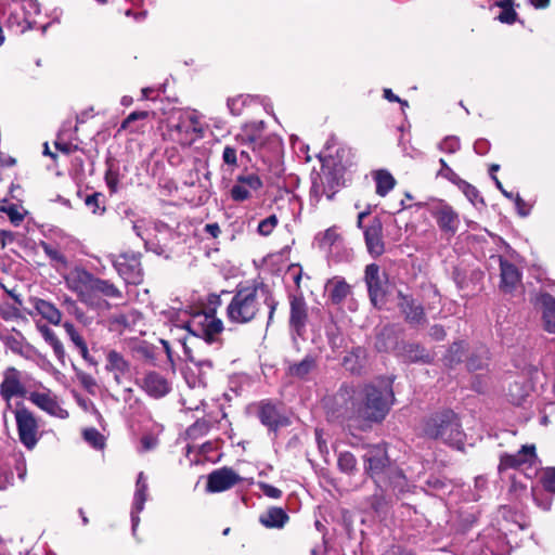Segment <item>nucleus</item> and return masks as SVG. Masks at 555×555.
Listing matches in <instances>:
<instances>
[{
    "mask_svg": "<svg viewBox=\"0 0 555 555\" xmlns=\"http://www.w3.org/2000/svg\"><path fill=\"white\" fill-rule=\"evenodd\" d=\"M0 210L5 212L12 222L17 223L23 220V215L15 205L0 206Z\"/></svg>",
    "mask_w": 555,
    "mask_h": 555,
    "instance_id": "obj_45",
    "label": "nucleus"
},
{
    "mask_svg": "<svg viewBox=\"0 0 555 555\" xmlns=\"http://www.w3.org/2000/svg\"><path fill=\"white\" fill-rule=\"evenodd\" d=\"M431 335L436 338V339H442L444 337V331L442 327H439V326H434L431 328Z\"/></svg>",
    "mask_w": 555,
    "mask_h": 555,
    "instance_id": "obj_56",
    "label": "nucleus"
},
{
    "mask_svg": "<svg viewBox=\"0 0 555 555\" xmlns=\"http://www.w3.org/2000/svg\"><path fill=\"white\" fill-rule=\"evenodd\" d=\"M14 414L21 442L27 449H33L39 440V426L35 415L26 408L17 409Z\"/></svg>",
    "mask_w": 555,
    "mask_h": 555,
    "instance_id": "obj_7",
    "label": "nucleus"
},
{
    "mask_svg": "<svg viewBox=\"0 0 555 555\" xmlns=\"http://www.w3.org/2000/svg\"><path fill=\"white\" fill-rule=\"evenodd\" d=\"M498 5L501 7L502 11L498 16V20L501 23L513 24L516 21L517 13L513 8V0H503L498 2Z\"/></svg>",
    "mask_w": 555,
    "mask_h": 555,
    "instance_id": "obj_36",
    "label": "nucleus"
},
{
    "mask_svg": "<svg viewBox=\"0 0 555 555\" xmlns=\"http://www.w3.org/2000/svg\"><path fill=\"white\" fill-rule=\"evenodd\" d=\"M139 385L149 396L154 398L164 397L171 389L170 383L157 372L146 373Z\"/></svg>",
    "mask_w": 555,
    "mask_h": 555,
    "instance_id": "obj_18",
    "label": "nucleus"
},
{
    "mask_svg": "<svg viewBox=\"0 0 555 555\" xmlns=\"http://www.w3.org/2000/svg\"><path fill=\"white\" fill-rule=\"evenodd\" d=\"M240 480L241 477L232 468H219L209 474L207 491L222 492L232 488Z\"/></svg>",
    "mask_w": 555,
    "mask_h": 555,
    "instance_id": "obj_16",
    "label": "nucleus"
},
{
    "mask_svg": "<svg viewBox=\"0 0 555 555\" xmlns=\"http://www.w3.org/2000/svg\"><path fill=\"white\" fill-rule=\"evenodd\" d=\"M289 326L298 335L305 332L308 322V307L301 295L289 297Z\"/></svg>",
    "mask_w": 555,
    "mask_h": 555,
    "instance_id": "obj_15",
    "label": "nucleus"
},
{
    "mask_svg": "<svg viewBox=\"0 0 555 555\" xmlns=\"http://www.w3.org/2000/svg\"><path fill=\"white\" fill-rule=\"evenodd\" d=\"M363 457L367 463L366 470L372 477L379 475L388 464L386 450L380 444L369 447Z\"/></svg>",
    "mask_w": 555,
    "mask_h": 555,
    "instance_id": "obj_20",
    "label": "nucleus"
},
{
    "mask_svg": "<svg viewBox=\"0 0 555 555\" xmlns=\"http://www.w3.org/2000/svg\"><path fill=\"white\" fill-rule=\"evenodd\" d=\"M461 189L472 204L476 205L478 202L482 201L478 190L472 184L463 182Z\"/></svg>",
    "mask_w": 555,
    "mask_h": 555,
    "instance_id": "obj_42",
    "label": "nucleus"
},
{
    "mask_svg": "<svg viewBox=\"0 0 555 555\" xmlns=\"http://www.w3.org/2000/svg\"><path fill=\"white\" fill-rule=\"evenodd\" d=\"M544 487L552 492H555V468L550 469L544 476Z\"/></svg>",
    "mask_w": 555,
    "mask_h": 555,
    "instance_id": "obj_51",
    "label": "nucleus"
},
{
    "mask_svg": "<svg viewBox=\"0 0 555 555\" xmlns=\"http://www.w3.org/2000/svg\"><path fill=\"white\" fill-rule=\"evenodd\" d=\"M323 190H321L320 185L317 183V181H313V185L310 191L311 199L314 202V204H318L320 202V198L323 194Z\"/></svg>",
    "mask_w": 555,
    "mask_h": 555,
    "instance_id": "obj_54",
    "label": "nucleus"
},
{
    "mask_svg": "<svg viewBox=\"0 0 555 555\" xmlns=\"http://www.w3.org/2000/svg\"><path fill=\"white\" fill-rule=\"evenodd\" d=\"M263 305L269 308V325L273 321L278 301L261 285L238 286L227 306V318L234 324L249 323L257 318Z\"/></svg>",
    "mask_w": 555,
    "mask_h": 555,
    "instance_id": "obj_2",
    "label": "nucleus"
},
{
    "mask_svg": "<svg viewBox=\"0 0 555 555\" xmlns=\"http://www.w3.org/2000/svg\"><path fill=\"white\" fill-rule=\"evenodd\" d=\"M83 437L93 448L102 449L104 447V437L94 428L86 429Z\"/></svg>",
    "mask_w": 555,
    "mask_h": 555,
    "instance_id": "obj_39",
    "label": "nucleus"
},
{
    "mask_svg": "<svg viewBox=\"0 0 555 555\" xmlns=\"http://www.w3.org/2000/svg\"><path fill=\"white\" fill-rule=\"evenodd\" d=\"M402 357L408 362H430L431 354L415 344L404 345L402 348Z\"/></svg>",
    "mask_w": 555,
    "mask_h": 555,
    "instance_id": "obj_31",
    "label": "nucleus"
},
{
    "mask_svg": "<svg viewBox=\"0 0 555 555\" xmlns=\"http://www.w3.org/2000/svg\"><path fill=\"white\" fill-rule=\"evenodd\" d=\"M423 434L433 439H441L449 444L462 442L463 434L456 415L452 411H443L431 415L423 424Z\"/></svg>",
    "mask_w": 555,
    "mask_h": 555,
    "instance_id": "obj_4",
    "label": "nucleus"
},
{
    "mask_svg": "<svg viewBox=\"0 0 555 555\" xmlns=\"http://www.w3.org/2000/svg\"><path fill=\"white\" fill-rule=\"evenodd\" d=\"M393 401L391 380L378 379L360 391L341 388L334 397V413L348 420L380 422Z\"/></svg>",
    "mask_w": 555,
    "mask_h": 555,
    "instance_id": "obj_1",
    "label": "nucleus"
},
{
    "mask_svg": "<svg viewBox=\"0 0 555 555\" xmlns=\"http://www.w3.org/2000/svg\"><path fill=\"white\" fill-rule=\"evenodd\" d=\"M220 305V296L209 295L206 309L193 313L185 327L194 335L204 337L207 341L215 340V337L223 331L222 321L216 317V309Z\"/></svg>",
    "mask_w": 555,
    "mask_h": 555,
    "instance_id": "obj_3",
    "label": "nucleus"
},
{
    "mask_svg": "<svg viewBox=\"0 0 555 555\" xmlns=\"http://www.w3.org/2000/svg\"><path fill=\"white\" fill-rule=\"evenodd\" d=\"M356 457L349 452L340 453L338 456V467L345 473L352 472L356 467Z\"/></svg>",
    "mask_w": 555,
    "mask_h": 555,
    "instance_id": "obj_40",
    "label": "nucleus"
},
{
    "mask_svg": "<svg viewBox=\"0 0 555 555\" xmlns=\"http://www.w3.org/2000/svg\"><path fill=\"white\" fill-rule=\"evenodd\" d=\"M260 522L267 528H282L288 520V516L281 507H272L263 513Z\"/></svg>",
    "mask_w": 555,
    "mask_h": 555,
    "instance_id": "obj_28",
    "label": "nucleus"
},
{
    "mask_svg": "<svg viewBox=\"0 0 555 555\" xmlns=\"http://www.w3.org/2000/svg\"><path fill=\"white\" fill-rule=\"evenodd\" d=\"M262 185L263 183L259 176L255 173L241 175L236 178L230 194L233 201L243 202L250 198L251 192L260 190Z\"/></svg>",
    "mask_w": 555,
    "mask_h": 555,
    "instance_id": "obj_14",
    "label": "nucleus"
},
{
    "mask_svg": "<svg viewBox=\"0 0 555 555\" xmlns=\"http://www.w3.org/2000/svg\"><path fill=\"white\" fill-rule=\"evenodd\" d=\"M369 215V211H362L358 215V221H357V225L358 228H361L363 229V220L364 218Z\"/></svg>",
    "mask_w": 555,
    "mask_h": 555,
    "instance_id": "obj_60",
    "label": "nucleus"
},
{
    "mask_svg": "<svg viewBox=\"0 0 555 555\" xmlns=\"http://www.w3.org/2000/svg\"><path fill=\"white\" fill-rule=\"evenodd\" d=\"M147 117V112H133L131 113L121 124L122 129L130 127V124L138 119H144Z\"/></svg>",
    "mask_w": 555,
    "mask_h": 555,
    "instance_id": "obj_49",
    "label": "nucleus"
},
{
    "mask_svg": "<svg viewBox=\"0 0 555 555\" xmlns=\"http://www.w3.org/2000/svg\"><path fill=\"white\" fill-rule=\"evenodd\" d=\"M205 232H207L212 237H218L221 230L218 223H208L205 225Z\"/></svg>",
    "mask_w": 555,
    "mask_h": 555,
    "instance_id": "obj_55",
    "label": "nucleus"
},
{
    "mask_svg": "<svg viewBox=\"0 0 555 555\" xmlns=\"http://www.w3.org/2000/svg\"><path fill=\"white\" fill-rule=\"evenodd\" d=\"M35 310L48 322L59 325L62 321V312L50 301L41 298L31 299Z\"/></svg>",
    "mask_w": 555,
    "mask_h": 555,
    "instance_id": "obj_25",
    "label": "nucleus"
},
{
    "mask_svg": "<svg viewBox=\"0 0 555 555\" xmlns=\"http://www.w3.org/2000/svg\"><path fill=\"white\" fill-rule=\"evenodd\" d=\"M64 281L66 287L75 293L81 302L92 305L94 275L81 267H75L64 275Z\"/></svg>",
    "mask_w": 555,
    "mask_h": 555,
    "instance_id": "obj_6",
    "label": "nucleus"
},
{
    "mask_svg": "<svg viewBox=\"0 0 555 555\" xmlns=\"http://www.w3.org/2000/svg\"><path fill=\"white\" fill-rule=\"evenodd\" d=\"M384 96H385V99H387L390 102L400 101V99L396 94H393L390 89H385L384 90Z\"/></svg>",
    "mask_w": 555,
    "mask_h": 555,
    "instance_id": "obj_58",
    "label": "nucleus"
},
{
    "mask_svg": "<svg viewBox=\"0 0 555 555\" xmlns=\"http://www.w3.org/2000/svg\"><path fill=\"white\" fill-rule=\"evenodd\" d=\"M376 193L385 196L390 192L396 184L395 178L386 170H378L375 173Z\"/></svg>",
    "mask_w": 555,
    "mask_h": 555,
    "instance_id": "obj_33",
    "label": "nucleus"
},
{
    "mask_svg": "<svg viewBox=\"0 0 555 555\" xmlns=\"http://www.w3.org/2000/svg\"><path fill=\"white\" fill-rule=\"evenodd\" d=\"M105 181L112 192H115L118 188L119 175L117 169L109 165L105 172Z\"/></svg>",
    "mask_w": 555,
    "mask_h": 555,
    "instance_id": "obj_41",
    "label": "nucleus"
},
{
    "mask_svg": "<svg viewBox=\"0 0 555 555\" xmlns=\"http://www.w3.org/2000/svg\"><path fill=\"white\" fill-rule=\"evenodd\" d=\"M434 217L439 228L451 235H453L460 225L459 215L449 205L441 204L435 208Z\"/></svg>",
    "mask_w": 555,
    "mask_h": 555,
    "instance_id": "obj_19",
    "label": "nucleus"
},
{
    "mask_svg": "<svg viewBox=\"0 0 555 555\" xmlns=\"http://www.w3.org/2000/svg\"><path fill=\"white\" fill-rule=\"evenodd\" d=\"M2 375L0 395L10 408L12 398L24 397L26 395V388L22 382V372L17 369L10 366L3 371Z\"/></svg>",
    "mask_w": 555,
    "mask_h": 555,
    "instance_id": "obj_10",
    "label": "nucleus"
},
{
    "mask_svg": "<svg viewBox=\"0 0 555 555\" xmlns=\"http://www.w3.org/2000/svg\"><path fill=\"white\" fill-rule=\"evenodd\" d=\"M42 249L52 261H55L56 263L64 267L67 266L66 257L57 248L51 246L50 244L42 243Z\"/></svg>",
    "mask_w": 555,
    "mask_h": 555,
    "instance_id": "obj_38",
    "label": "nucleus"
},
{
    "mask_svg": "<svg viewBox=\"0 0 555 555\" xmlns=\"http://www.w3.org/2000/svg\"><path fill=\"white\" fill-rule=\"evenodd\" d=\"M76 348L79 350V352H80L81 357H82L85 360H89V350H88V347H87V344H86V343H83L82 345H79V346H78V347H76Z\"/></svg>",
    "mask_w": 555,
    "mask_h": 555,
    "instance_id": "obj_59",
    "label": "nucleus"
},
{
    "mask_svg": "<svg viewBox=\"0 0 555 555\" xmlns=\"http://www.w3.org/2000/svg\"><path fill=\"white\" fill-rule=\"evenodd\" d=\"M499 260L501 268L500 288L504 293H513L517 288V286L520 285V272L513 263L503 260L501 257L499 258Z\"/></svg>",
    "mask_w": 555,
    "mask_h": 555,
    "instance_id": "obj_22",
    "label": "nucleus"
},
{
    "mask_svg": "<svg viewBox=\"0 0 555 555\" xmlns=\"http://www.w3.org/2000/svg\"><path fill=\"white\" fill-rule=\"evenodd\" d=\"M223 162L227 165L235 166L237 163L236 150L232 146H225L222 154Z\"/></svg>",
    "mask_w": 555,
    "mask_h": 555,
    "instance_id": "obj_48",
    "label": "nucleus"
},
{
    "mask_svg": "<svg viewBox=\"0 0 555 555\" xmlns=\"http://www.w3.org/2000/svg\"><path fill=\"white\" fill-rule=\"evenodd\" d=\"M141 444L144 451H149L157 446V439L152 436H144L141 440Z\"/></svg>",
    "mask_w": 555,
    "mask_h": 555,
    "instance_id": "obj_53",
    "label": "nucleus"
},
{
    "mask_svg": "<svg viewBox=\"0 0 555 555\" xmlns=\"http://www.w3.org/2000/svg\"><path fill=\"white\" fill-rule=\"evenodd\" d=\"M516 205H517V207H518V209H519V212H520L522 216H525V215H526V212L521 211V208H522V205H524V201L519 197V195H517V197H516Z\"/></svg>",
    "mask_w": 555,
    "mask_h": 555,
    "instance_id": "obj_63",
    "label": "nucleus"
},
{
    "mask_svg": "<svg viewBox=\"0 0 555 555\" xmlns=\"http://www.w3.org/2000/svg\"><path fill=\"white\" fill-rule=\"evenodd\" d=\"M315 367V361L311 357L304 358L298 363H293L288 366V374L294 377L304 378Z\"/></svg>",
    "mask_w": 555,
    "mask_h": 555,
    "instance_id": "obj_34",
    "label": "nucleus"
},
{
    "mask_svg": "<svg viewBox=\"0 0 555 555\" xmlns=\"http://www.w3.org/2000/svg\"><path fill=\"white\" fill-rule=\"evenodd\" d=\"M78 403L86 412H91L96 417H101L100 412L89 399H79Z\"/></svg>",
    "mask_w": 555,
    "mask_h": 555,
    "instance_id": "obj_52",
    "label": "nucleus"
},
{
    "mask_svg": "<svg viewBox=\"0 0 555 555\" xmlns=\"http://www.w3.org/2000/svg\"><path fill=\"white\" fill-rule=\"evenodd\" d=\"M399 308L402 313L405 315V319L415 324H420L424 318L423 308L420 305H416L413 299L408 296L399 294Z\"/></svg>",
    "mask_w": 555,
    "mask_h": 555,
    "instance_id": "obj_26",
    "label": "nucleus"
},
{
    "mask_svg": "<svg viewBox=\"0 0 555 555\" xmlns=\"http://www.w3.org/2000/svg\"><path fill=\"white\" fill-rule=\"evenodd\" d=\"M100 198H101V194L94 193V194L88 195L85 199L86 206L88 208H90L93 214H96L98 210L101 208Z\"/></svg>",
    "mask_w": 555,
    "mask_h": 555,
    "instance_id": "obj_47",
    "label": "nucleus"
},
{
    "mask_svg": "<svg viewBox=\"0 0 555 555\" xmlns=\"http://www.w3.org/2000/svg\"><path fill=\"white\" fill-rule=\"evenodd\" d=\"M29 401L38 406L40 410L47 412L48 414L59 417V418H67L68 412L63 409L56 395H54L50 389L43 388L42 390L33 391L28 397Z\"/></svg>",
    "mask_w": 555,
    "mask_h": 555,
    "instance_id": "obj_11",
    "label": "nucleus"
},
{
    "mask_svg": "<svg viewBox=\"0 0 555 555\" xmlns=\"http://www.w3.org/2000/svg\"><path fill=\"white\" fill-rule=\"evenodd\" d=\"M278 218L275 215H271L268 218L261 220L258 224V233L262 236L270 235L275 227L278 225Z\"/></svg>",
    "mask_w": 555,
    "mask_h": 555,
    "instance_id": "obj_37",
    "label": "nucleus"
},
{
    "mask_svg": "<svg viewBox=\"0 0 555 555\" xmlns=\"http://www.w3.org/2000/svg\"><path fill=\"white\" fill-rule=\"evenodd\" d=\"M132 392H133V390L131 388H126L125 389L124 400L126 402H128L131 399Z\"/></svg>",
    "mask_w": 555,
    "mask_h": 555,
    "instance_id": "obj_64",
    "label": "nucleus"
},
{
    "mask_svg": "<svg viewBox=\"0 0 555 555\" xmlns=\"http://www.w3.org/2000/svg\"><path fill=\"white\" fill-rule=\"evenodd\" d=\"M92 286V305L95 302L98 296L102 295L108 298H120V291L111 282L101 280L94 276Z\"/></svg>",
    "mask_w": 555,
    "mask_h": 555,
    "instance_id": "obj_29",
    "label": "nucleus"
},
{
    "mask_svg": "<svg viewBox=\"0 0 555 555\" xmlns=\"http://www.w3.org/2000/svg\"><path fill=\"white\" fill-rule=\"evenodd\" d=\"M535 459L534 446H524L515 454H504L500 460V469L518 468L524 464H531Z\"/></svg>",
    "mask_w": 555,
    "mask_h": 555,
    "instance_id": "obj_21",
    "label": "nucleus"
},
{
    "mask_svg": "<svg viewBox=\"0 0 555 555\" xmlns=\"http://www.w3.org/2000/svg\"><path fill=\"white\" fill-rule=\"evenodd\" d=\"M370 299L375 307L384 302L387 276L376 263L367 264L364 272Z\"/></svg>",
    "mask_w": 555,
    "mask_h": 555,
    "instance_id": "obj_8",
    "label": "nucleus"
},
{
    "mask_svg": "<svg viewBox=\"0 0 555 555\" xmlns=\"http://www.w3.org/2000/svg\"><path fill=\"white\" fill-rule=\"evenodd\" d=\"M441 169L438 171V176L443 177L450 181H453L456 177L455 172L447 165L443 158L440 159Z\"/></svg>",
    "mask_w": 555,
    "mask_h": 555,
    "instance_id": "obj_50",
    "label": "nucleus"
},
{
    "mask_svg": "<svg viewBox=\"0 0 555 555\" xmlns=\"http://www.w3.org/2000/svg\"><path fill=\"white\" fill-rule=\"evenodd\" d=\"M366 363V351L361 347L352 349L345 358L344 365L351 373H359Z\"/></svg>",
    "mask_w": 555,
    "mask_h": 555,
    "instance_id": "obj_30",
    "label": "nucleus"
},
{
    "mask_svg": "<svg viewBox=\"0 0 555 555\" xmlns=\"http://www.w3.org/2000/svg\"><path fill=\"white\" fill-rule=\"evenodd\" d=\"M537 304L541 306L544 328L555 333V298L548 294H542L537 298Z\"/></svg>",
    "mask_w": 555,
    "mask_h": 555,
    "instance_id": "obj_24",
    "label": "nucleus"
},
{
    "mask_svg": "<svg viewBox=\"0 0 555 555\" xmlns=\"http://www.w3.org/2000/svg\"><path fill=\"white\" fill-rule=\"evenodd\" d=\"M105 370L112 374L117 385H122L130 377L131 365L120 352L109 349L106 352Z\"/></svg>",
    "mask_w": 555,
    "mask_h": 555,
    "instance_id": "obj_13",
    "label": "nucleus"
},
{
    "mask_svg": "<svg viewBox=\"0 0 555 555\" xmlns=\"http://www.w3.org/2000/svg\"><path fill=\"white\" fill-rule=\"evenodd\" d=\"M317 240L321 248L331 249V247L340 240V235L337 231V228L332 227L325 230L324 232L320 233Z\"/></svg>",
    "mask_w": 555,
    "mask_h": 555,
    "instance_id": "obj_35",
    "label": "nucleus"
},
{
    "mask_svg": "<svg viewBox=\"0 0 555 555\" xmlns=\"http://www.w3.org/2000/svg\"><path fill=\"white\" fill-rule=\"evenodd\" d=\"M259 488L261 489L264 495L271 499H279L282 495V491L280 489L269 483L260 482Z\"/></svg>",
    "mask_w": 555,
    "mask_h": 555,
    "instance_id": "obj_46",
    "label": "nucleus"
},
{
    "mask_svg": "<svg viewBox=\"0 0 555 555\" xmlns=\"http://www.w3.org/2000/svg\"><path fill=\"white\" fill-rule=\"evenodd\" d=\"M460 149V141L454 137H448L439 143V150L444 153H454Z\"/></svg>",
    "mask_w": 555,
    "mask_h": 555,
    "instance_id": "obj_43",
    "label": "nucleus"
},
{
    "mask_svg": "<svg viewBox=\"0 0 555 555\" xmlns=\"http://www.w3.org/2000/svg\"><path fill=\"white\" fill-rule=\"evenodd\" d=\"M365 246L372 257H379L385 251V242L383 236V223L379 218H373L365 228H363Z\"/></svg>",
    "mask_w": 555,
    "mask_h": 555,
    "instance_id": "obj_12",
    "label": "nucleus"
},
{
    "mask_svg": "<svg viewBox=\"0 0 555 555\" xmlns=\"http://www.w3.org/2000/svg\"><path fill=\"white\" fill-rule=\"evenodd\" d=\"M146 491H147V482L144 473H140L138 475L137 483H135V492L133 499V506L131 512V520H132V529L135 530V527L139 524L138 514L144 508V503L146 501Z\"/></svg>",
    "mask_w": 555,
    "mask_h": 555,
    "instance_id": "obj_23",
    "label": "nucleus"
},
{
    "mask_svg": "<svg viewBox=\"0 0 555 555\" xmlns=\"http://www.w3.org/2000/svg\"><path fill=\"white\" fill-rule=\"evenodd\" d=\"M168 134L172 141L190 146L203 135V127L195 113L185 112L179 114L177 121L170 125Z\"/></svg>",
    "mask_w": 555,
    "mask_h": 555,
    "instance_id": "obj_5",
    "label": "nucleus"
},
{
    "mask_svg": "<svg viewBox=\"0 0 555 555\" xmlns=\"http://www.w3.org/2000/svg\"><path fill=\"white\" fill-rule=\"evenodd\" d=\"M530 2L537 9H545L550 4V0H530Z\"/></svg>",
    "mask_w": 555,
    "mask_h": 555,
    "instance_id": "obj_57",
    "label": "nucleus"
},
{
    "mask_svg": "<svg viewBox=\"0 0 555 555\" xmlns=\"http://www.w3.org/2000/svg\"><path fill=\"white\" fill-rule=\"evenodd\" d=\"M10 348L13 352H16V353H22V347H21V344L16 340H13L11 344H10Z\"/></svg>",
    "mask_w": 555,
    "mask_h": 555,
    "instance_id": "obj_61",
    "label": "nucleus"
},
{
    "mask_svg": "<svg viewBox=\"0 0 555 555\" xmlns=\"http://www.w3.org/2000/svg\"><path fill=\"white\" fill-rule=\"evenodd\" d=\"M328 296L334 304H340L350 294L349 284L339 278L330 280L326 284Z\"/></svg>",
    "mask_w": 555,
    "mask_h": 555,
    "instance_id": "obj_27",
    "label": "nucleus"
},
{
    "mask_svg": "<svg viewBox=\"0 0 555 555\" xmlns=\"http://www.w3.org/2000/svg\"><path fill=\"white\" fill-rule=\"evenodd\" d=\"M38 330L44 340L52 347L57 359H63L65 356V349L56 334L47 325H38Z\"/></svg>",
    "mask_w": 555,
    "mask_h": 555,
    "instance_id": "obj_32",
    "label": "nucleus"
},
{
    "mask_svg": "<svg viewBox=\"0 0 555 555\" xmlns=\"http://www.w3.org/2000/svg\"><path fill=\"white\" fill-rule=\"evenodd\" d=\"M258 417L262 425L271 430L288 425V420L283 415L280 408L269 401L258 403Z\"/></svg>",
    "mask_w": 555,
    "mask_h": 555,
    "instance_id": "obj_17",
    "label": "nucleus"
},
{
    "mask_svg": "<svg viewBox=\"0 0 555 555\" xmlns=\"http://www.w3.org/2000/svg\"><path fill=\"white\" fill-rule=\"evenodd\" d=\"M43 146H44L43 154L50 156L53 159H55L56 155L50 151L48 143H44Z\"/></svg>",
    "mask_w": 555,
    "mask_h": 555,
    "instance_id": "obj_62",
    "label": "nucleus"
},
{
    "mask_svg": "<svg viewBox=\"0 0 555 555\" xmlns=\"http://www.w3.org/2000/svg\"><path fill=\"white\" fill-rule=\"evenodd\" d=\"M114 267L128 284L137 285L142 282V268L138 254L125 253L119 255L114 260Z\"/></svg>",
    "mask_w": 555,
    "mask_h": 555,
    "instance_id": "obj_9",
    "label": "nucleus"
},
{
    "mask_svg": "<svg viewBox=\"0 0 555 555\" xmlns=\"http://www.w3.org/2000/svg\"><path fill=\"white\" fill-rule=\"evenodd\" d=\"M63 327H64L66 334L68 335V337L70 338V340L73 341V344L76 347H78L79 345H82L83 343H86L83 340V338L81 337V335L77 332V330L75 328L73 323L65 322L63 324Z\"/></svg>",
    "mask_w": 555,
    "mask_h": 555,
    "instance_id": "obj_44",
    "label": "nucleus"
}]
</instances>
